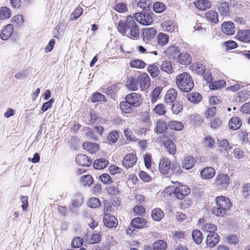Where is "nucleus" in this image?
Here are the masks:
<instances>
[{"instance_id":"obj_46","label":"nucleus","mask_w":250,"mask_h":250,"mask_svg":"<svg viewBox=\"0 0 250 250\" xmlns=\"http://www.w3.org/2000/svg\"><path fill=\"white\" fill-rule=\"evenodd\" d=\"M167 247L166 242L161 240L155 242L153 245L154 250H165Z\"/></svg>"},{"instance_id":"obj_42","label":"nucleus","mask_w":250,"mask_h":250,"mask_svg":"<svg viewBox=\"0 0 250 250\" xmlns=\"http://www.w3.org/2000/svg\"><path fill=\"white\" fill-rule=\"evenodd\" d=\"M218 147L219 148L224 149L227 152H228L230 149H231L232 146L230 144H229L227 139H223L221 140H218Z\"/></svg>"},{"instance_id":"obj_61","label":"nucleus","mask_w":250,"mask_h":250,"mask_svg":"<svg viewBox=\"0 0 250 250\" xmlns=\"http://www.w3.org/2000/svg\"><path fill=\"white\" fill-rule=\"evenodd\" d=\"M193 69L195 70L197 73L203 74L205 72V67L200 63H196L193 65Z\"/></svg>"},{"instance_id":"obj_56","label":"nucleus","mask_w":250,"mask_h":250,"mask_svg":"<svg viewBox=\"0 0 250 250\" xmlns=\"http://www.w3.org/2000/svg\"><path fill=\"white\" fill-rule=\"evenodd\" d=\"M153 111L159 115H163L166 112L165 106L162 104L156 105L154 108Z\"/></svg>"},{"instance_id":"obj_57","label":"nucleus","mask_w":250,"mask_h":250,"mask_svg":"<svg viewBox=\"0 0 250 250\" xmlns=\"http://www.w3.org/2000/svg\"><path fill=\"white\" fill-rule=\"evenodd\" d=\"M214 141L210 136H208L204 138L203 145L204 146L212 148L214 146Z\"/></svg>"},{"instance_id":"obj_44","label":"nucleus","mask_w":250,"mask_h":250,"mask_svg":"<svg viewBox=\"0 0 250 250\" xmlns=\"http://www.w3.org/2000/svg\"><path fill=\"white\" fill-rule=\"evenodd\" d=\"M226 85V82L224 80H219L213 82L209 85L211 90H217L219 88L224 87Z\"/></svg>"},{"instance_id":"obj_32","label":"nucleus","mask_w":250,"mask_h":250,"mask_svg":"<svg viewBox=\"0 0 250 250\" xmlns=\"http://www.w3.org/2000/svg\"><path fill=\"white\" fill-rule=\"evenodd\" d=\"M156 35V30L154 28H148L144 30L143 32L144 40H148L154 38Z\"/></svg>"},{"instance_id":"obj_28","label":"nucleus","mask_w":250,"mask_h":250,"mask_svg":"<svg viewBox=\"0 0 250 250\" xmlns=\"http://www.w3.org/2000/svg\"><path fill=\"white\" fill-rule=\"evenodd\" d=\"M177 61L182 64L187 65L191 62V57L189 54L184 52L178 56Z\"/></svg>"},{"instance_id":"obj_35","label":"nucleus","mask_w":250,"mask_h":250,"mask_svg":"<svg viewBox=\"0 0 250 250\" xmlns=\"http://www.w3.org/2000/svg\"><path fill=\"white\" fill-rule=\"evenodd\" d=\"M187 99L191 103H198L202 100V96L199 93L195 92L188 94L187 95Z\"/></svg>"},{"instance_id":"obj_53","label":"nucleus","mask_w":250,"mask_h":250,"mask_svg":"<svg viewBox=\"0 0 250 250\" xmlns=\"http://www.w3.org/2000/svg\"><path fill=\"white\" fill-rule=\"evenodd\" d=\"M83 203V198L81 195H78L77 198L74 200L72 202V206L70 209L72 211H74V208H79L81 206Z\"/></svg>"},{"instance_id":"obj_47","label":"nucleus","mask_w":250,"mask_h":250,"mask_svg":"<svg viewBox=\"0 0 250 250\" xmlns=\"http://www.w3.org/2000/svg\"><path fill=\"white\" fill-rule=\"evenodd\" d=\"M81 182L85 186L89 187L93 183V179L90 175H85L81 176Z\"/></svg>"},{"instance_id":"obj_13","label":"nucleus","mask_w":250,"mask_h":250,"mask_svg":"<svg viewBox=\"0 0 250 250\" xmlns=\"http://www.w3.org/2000/svg\"><path fill=\"white\" fill-rule=\"evenodd\" d=\"M76 162L77 164L83 167H89L92 163V161L85 154H79L76 157Z\"/></svg>"},{"instance_id":"obj_18","label":"nucleus","mask_w":250,"mask_h":250,"mask_svg":"<svg viewBox=\"0 0 250 250\" xmlns=\"http://www.w3.org/2000/svg\"><path fill=\"white\" fill-rule=\"evenodd\" d=\"M177 94V92L175 89H169L167 91L165 95V102L167 103L173 102L176 99Z\"/></svg>"},{"instance_id":"obj_14","label":"nucleus","mask_w":250,"mask_h":250,"mask_svg":"<svg viewBox=\"0 0 250 250\" xmlns=\"http://www.w3.org/2000/svg\"><path fill=\"white\" fill-rule=\"evenodd\" d=\"M219 236L216 233H208L207 236L206 244L208 247H214L219 242Z\"/></svg>"},{"instance_id":"obj_27","label":"nucleus","mask_w":250,"mask_h":250,"mask_svg":"<svg viewBox=\"0 0 250 250\" xmlns=\"http://www.w3.org/2000/svg\"><path fill=\"white\" fill-rule=\"evenodd\" d=\"M146 224V220L142 218L137 217L133 219L131 223L132 226L136 229H142Z\"/></svg>"},{"instance_id":"obj_48","label":"nucleus","mask_w":250,"mask_h":250,"mask_svg":"<svg viewBox=\"0 0 250 250\" xmlns=\"http://www.w3.org/2000/svg\"><path fill=\"white\" fill-rule=\"evenodd\" d=\"M162 89V88L161 87L158 86L153 90L151 97V101L152 103H155L157 102L159 97Z\"/></svg>"},{"instance_id":"obj_63","label":"nucleus","mask_w":250,"mask_h":250,"mask_svg":"<svg viewBox=\"0 0 250 250\" xmlns=\"http://www.w3.org/2000/svg\"><path fill=\"white\" fill-rule=\"evenodd\" d=\"M83 245V239L80 237H76L73 239L71 245L73 248H80Z\"/></svg>"},{"instance_id":"obj_12","label":"nucleus","mask_w":250,"mask_h":250,"mask_svg":"<svg viewBox=\"0 0 250 250\" xmlns=\"http://www.w3.org/2000/svg\"><path fill=\"white\" fill-rule=\"evenodd\" d=\"M163 30L170 33L178 31V26L176 22L171 21H167L161 24Z\"/></svg>"},{"instance_id":"obj_34","label":"nucleus","mask_w":250,"mask_h":250,"mask_svg":"<svg viewBox=\"0 0 250 250\" xmlns=\"http://www.w3.org/2000/svg\"><path fill=\"white\" fill-rule=\"evenodd\" d=\"M169 37L164 33H160L157 38L158 44L160 46L166 45L168 42Z\"/></svg>"},{"instance_id":"obj_11","label":"nucleus","mask_w":250,"mask_h":250,"mask_svg":"<svg viewBox=\"0 0 250 250\" xmlns=\"http://www.w3.org/2000/svg\"><path fill=\"white\" fill-rule=\"evenodd\" d=\"M170 162L168 158L164 157L160 159L159 169L162 174H167L170 170Z\"/></svg>"},{"instance_id":"obj_1","label":"nucleus","mask_w":250,"mask_h":250,"mask_svg":"<svg viewBox=\"0 0 250 250\" xmlns=\"http://www.w3.org/2000/svg\"><path fill=\"white\" fill-rule=\"evenodd\" d=\"M117 29L120 33L130 38H137L139 36V26L131 15L127 16L125 21H120Z\"/></svg>"},{"instance_id":"obj_38","label":"nucleus","mask_w":250,"mask_h":250,"mask_svg":"<svg viewBox=\"0 0 250 250\" xmlns=\"http://www.w3.org/2000/svg\"><path fill=\"white\" fill-rule=\"evenodd\" d=\"M146 64L142 60L135 59L130 62V65L132 68L142 69L146 67Z\"/></svg>"},{"instance_id":"obj_54","label":"nucleus","mask_w":250,"mask_h":250,"mask_svg":"<svg viewBox=\"0 0 250 250\" xmlns=\"http://www.w3.org/2000/svg\"><path fill=\"white\" fill-rule=\"evenodd\" d=\"M151 4L149 0H140L137 3V6L139 7L144 10H148Z\"/></svg>"},{"instance_id":"obj_2","label":"nucleus","mask_w":250,"mask_h":250,"mask_svg":"<svg viewBox=\"0 0 250 250\" xmlns=\"http://www.w3.org/2000/svg\"><path fill=\"white\" fill-rule=\"evenodd\" d=\"M216 206L212 208V213L216 216L223 217L232 207L230 199L223 196H217L215 199Z\"/></svg>"},{"instance_id":"obj_26","label":"nucleus","mask_w":250,"mask_h":250,"mask_svg":"<svg viewBox=\"0 0 250 250\" xmlns=\"http://www.w3.org/2000/svg\"><path fill=\"white\" fill-rule=\"evenodd\" d=\"M218 11L220 15L225 17L229 15V4L226 2H221L219 4Z\"/></svg>"},{"instance_id":"obj_62","label":"nucleus","mask_w":250,"mask_h":250,"mask_svg":"<svg viewBox=\"0 0 250 250\" xmlns=\"http://www.w3.org/2000/svg\"><path fill=\"white\" fill-rule=\"evenodd\" d=\"M83 10L82 8H77L70 16L71 20H75L78 19L83 13Z\"/></svg>"},{"instance_id":"obj_16","label":"nucleus","mask_w":250,"mask_h":250,"mask_svg":"<svg viewBox=\"0 0 250 250\" xmlns=\"http://www.w3.org/2000/svg\"><path fill=\"white\" fill-rule=\"evenodd\" d=\"M215 174V170L212 167H206L200 172L201 177L204 179H210Z\"/></svg>"},{"instance_id":"obj_49","label":"nucleus","mask_w":250,"mask_h":250,"mask_svg":"<svg viewBox=\"0 0 250 250\" xmlns=\"http://www.w3.org/2000/svg\"><path fill=\"white\" fill-rule=\"evenodd\" d=\"M166 5L162 2H155L153 5V9L154 12L157 13H161L166 9Z\"/></svg>"},{"instance_id":"obj_17","label":"nucleus","mask_w":250,"mask_h":250,"mask_svg":"<svg viewBox=\"0 0 250 250\" xmlns=\"http://www.w3.org/2000/svg\"><path fill=\"white\" fill-rule=\"evenodd\" d=\"M13 31V26L11 24H9L5 26L4 28L2 30L0 35V38L3 40H7L11 36Z\"/></svg>"},{"instance_id":"obj_15","label":"nucleus","mask_w":250,"mask_h":250,"mask_svg":"<svg viewBox=\"0 0 250 250\" xmlns=\"http://www.w3.org/2000/svg\"><path fill=\"white\" fill-rule=\"evenodd\" d=\"M222 30L227 35H233L235 31L234 23L231 21L224 22L222 24Z\"/></svg>"},{"instance_id":"obj_37","label":"nucleus","mask_w":250,"mask_h":250,"mask_svg":"<svg viewBox=\"0 0 250 250\" xmlns=\"http://www.w3.org/2000/svg\"><path fill=\"white\" fill-rule=\"evenodd\" d=\"M164 216L163 211L159 208H156L152 211L151 217L156 221H160Z\"/></svg>"},{"instance_id":"obj_21","label":"nucleus","mask_w":250,"mask_h":250,"mask_svg":"<svg viewBox=\"0 0 250 250\" xmlns=\"http://www.w3.org/2000/svg\"><path fill=\"white\" fill-rule=\"evenodd\" d=\"M83 148L90 153H95L99 149V146L96 143L84 142L83 144Z\"/></svg>"},{"instance_id":"obj_3","label":"nucleus","mask_w":250,"mask_h":250,"mask_svg":"<svg viewBox=\"0 0 250 250\" xmlns=\"http://www.w3.org/2000/svg\"><path fill=\"white\" fill-rule=\"evenodd\" d=\"M175 83L178 88L182 92H188L194 87V83L192 77L187 73L184 72L177 75Z\"/></svg>"},{"instance_id":"obj_59","label":"nucleus","mask_w":250,"mask_h":250,"mask_svg":"<svg viewBox=\"0 0 250 250\" xmlns=\"http://www.w3.org/2000/svg\"><path fill=\"white\" fill-rule=\"evenodd\" d=\"M183 110V104L181 102H176L173 104L172 110L174 114H178Z\"/></svg>"},{"instance_id":"obj_31","label":"nucleus","mask_w":250,"mask_h":250,"mask_svg":"<svg viewBox=\"0 0 250 250\" xmlns=\"http://www.w3.org/2000/svg\"><path fill=\"white\" fill-rule=\"evenodd\" d=\"M167 129L166 123L162 120H158L156 123L155 131L158 133H163Z\"/></svg>"},{"instance_id":"obj_51","label":"nucleus","mask_w":250,"mask_h":250,"mask_svg":"<svg viewBox=\"0 0 250 250\" xmlns=\"http://www.w3.org/2000/svg\"><path fill=\"white\" fill-rule=\"evenodd\" d=\"M11 16L10 9L6 7H2L0 10V17L2 19H8Z\"/></svg>"},{"instance_id":"obj_4","label":"nucleus","mask_w":250,"mask_h":250,"mask_svg":"<svg viewBox=\"0 0 250 250\" xmlns=\"http://www.w3.org/2000/svg\"><path fill=\"white\" fill-rule=\"evenodd\" d=\"M133 18L143 25H150L153 21L152 15L147 12L136 13Z\"/></svg>"},{"instance_id":"obj_36","label":"nucleus","mask_w":250,"mask_h":250,"mask_svg":"<svg viewBox=\"0 0 250 250\" xmlns=\"http://www.w3.org/2000/svg\"><path fill=\"white\" fill-rule=\"evenodd\" d=\"M119 138V134L117 130H113L110 132L107 137V140L110 144L116 143Z\"/></svg>"},{"instance_id":"obj_10","label":"nucleus","mask_w":250,"mask_h":250,"mask_svg":"<svg viewBox=\"0 0 250 250\" xmlns=\"http://www.w3.org/2000/svg\"><path fill=\"white\" fill-rule=\"evenodd\" d=\"M103 221L104 225L108 228H114L118 225L117 219L110 214H105L104 217Z\"/></svg>"},{"instance_id":"obj_58","label":"nucleus","mask_w":250,"mask_h":250,"mask_svg":"<svg viewBox=\"0 0 250 250\" xmlns=\"http://www.w3.org/2000/svg\"><path fill=\"white\" fill-rule=\"evenodd\" d=\"M114 9L119 13H125L127 11L126 5L123 2H119L115 5Z\"/></svg>"},{"instance_id":"obj_41","label":"nucleus","mask_w":250,"mask_h":250,"mask_svg":"<svg viewBox=\"0 0 250 250\" xmlns=\"http://www.w3.org/2000/svg\"><path fill=\"white\" fill-rule=\"evenodd\" d=\"M168 126L169 128L173 130L180 131L183 128V125L179 121H170L168 124Z\"/></svg>"},{"instance_id":"obj_60","label":"nucleus","mask_w":250,"mask_h":250,"mask_svg":"<svg viewBox=\"0 0 250 250\" xmlns=\"http://www.w3.org/2000/svg\"><path fill=\"white\" fill-rule=\"evenodd\" d=\"M100 180L104 184L108 185L112 182L110 175L106 173H103L100 176Z\"/></svg>"},{"instance_id":"obj_5","label":"nucleus","mask_w":250,"mask_h":250,"mask_svg":"<svg viewBox=\"0 0 250 250\" xmlns=\"http://www.w3.org/2000/svg\"><path fill=\"white\" fill-rule=\"evenodd\" d=\"M229 176L225 173H221L216 176L215 185L220 189H225L230 183Z\"/></svg>"},{"instance_id":"obj_43","label":"nucleus","mask_w":250,"mask_h":250,"mask_svg":"<svg viewBox=\"0 0 250 250\" xmlns=\"http://www.w3.org/2000/svg\"><path fill=\"white\" fill-rule=\"evenodd\" d=\"M192 237L193 240L197 244H200L202 241V232L199 230L195 229L193 230L192 232Z\"/></svg>"},{"instance_id":"obj_22","label":"nucleus","mask_w":250,"mask_h":250,"mask_svg":"<svg viewBox=\"0 0 250 250\" xmlns=\"http://www.w3.org/2000/svg\"><path fill=\"white\" fill-rule=\"evenodd\" d=\"M194 4L200 10H205L211 6L210 1L208 0H197L194 2Z\"/></svg>"},{"instance_id":"obj_30","label":"nucleus","mask_w":250,"mask_h":250,"mask_svg":"<svg viewBox=\"0 0 250 250\" xmlns=\"http://www.w3.org/2000/svg\"><path fill=\"white\" fill-rule=\"evenodd\" d=\"M242 125L240 118L237 117L232 118L229 122V126L230 129L236 130L240 128Z\"/></svg>"},{"instance_id":"obj_52","label":"nucleus","mask_w":250,"mask_h":250,"mask_svg":"<svg viewBox=\"0 0 250 250\" xmlns=\"http://www.w3.org/2000/svg\"><path fill=\"white\" fill-rule=\"evenodd\" d=\"M202 229L203 230L208 232L209 233H215V231L217 229V228L214 224L207 223L202 226Z\"/></svg>"},{"instance_id":"obj_9","label":"nucleus","mask_w":250,"mask_h":250,"mask_svg":"<svg viewBox=\"0 0 250 250\" xmlns=\"http://www.w3.org/2000/svg\"><path fill=\"white\" fill-rule=\"evenodd\" d=\"M137 79L138 84L141 90H145L149 87L150 78L146 73H144L139 75Z\"/></svg>"},{"instance_id":"obj_29","label":"nucleus","mask_w":250,"mask_h":250,"mask_svg":"<svg viewBox=\"0 0 250 250\" xmlns=\"http://www.w3.org/2000/svg\"><path fill=\"white\" fill-rule=\"evenodd\" d=\"M126 85L131 90L136 91L138 88V79L133 77H129L126 81Z\"/></svg>"},{"instance_id":"obj_7","label":"nucleus","mask_w":250,"mask_h":250,"mask_svg":"<svg viewBox=\"0 0 250 250\" xmlns=\"http://www.w3.org/2000/svg\"><path fill=\"white\" fill-rule=\"evenodd\" d=\"M125 100L134 108L139 106L142 103L140 95L136 93L128 94L125 97Z\"/></svg>"},{"instance_id":"obj_19","label":"nucleus","mask_w":250,"mask_h":250,"mask_svg":"<svg viewBox=\"0 0 250 250\" xmlns=\"http://www.w3.org/2000/svg\"><path fill=\"white\" fill-rule=\"evenodd\" d=\"M204 18L208 22L217 23L219 21L218 13L214 10H209L205 15Z\"/></svg>"},{"instance_id":"obj_23","label":"nucleus","mask_w":250,"mask_h":250,"mask_svg":"<svg viewBox=\"0 0 250 250\" xmlns=\"http://www.w3.org/2000/svg\"><path fill=\"white\" fill-rule=\"evenodd\" d=\"M195 162L192 156H187L182 162V167L186 169H191L194 166Z\"/></svg>"},{"instance_id":"obj_50","label":"nucleus","mask_w":250,"mask_h":250,"mask_svg":"<svg viewBox=\"0 0 250 250\" xmlns=\"http://www.w3.org/2000/svg\"><path fill=\"white\" fill-rule=\"evenodd\" d=\"M246 85V83L242 82H237L236 83L228 87L227 90L232 92H236L239 90L241 88L244 87Z\"/></svg>"},{"instance_id":"obj_20","label":"nucleus","mask_w":250,"mask_h":250,"mask_svg":"<svg viewBox=\"0 0 250 250\" xmlns=\"http://www.w3.org/2000/svg\"><path fill=\"white\" fill-rule=\"evenodd\" d=\"M166 150L171 155H173L176 153V147L175 144L173 141L169 139L164 140L163 143Z\"/></svg>"},{"instance_id":"obj_55","label":"nucleus","mask_w":250,"mask_h":250,"mask_svg":"<svg viewBox=\"0 0 250 250\" xmlns=\"http://www.w3.org/2000/svg\"><path fill=\"white\" fill-rule=\"evenodd\" d=\"M100 201L99 199L96 197L90 198L87 202V205L91 208H96L100 206Z\"/></svg>"},{"instance_id":"obj_25","label":"nucleus","mask_w":250,"mask_h":250,"mask_svg":"<svg viewBox=\"0 0 250 250\" xmlns=\"http://www.w3.org/2000/svg\"><path fill=\"white\" fill-rule=\"evenodd\" d=\"M108 163V161L105 158L97 159L94 162L93 167L97 169H104L107 166Z\"/></svg>"},{"instance_id":"obj_33","label":"nucleus","mask_w":250,"mask_h":250,"mask_svg":"<svg viewBox=\"0 0 250 250\" xmlns=\"http://www.w3.org/2000/svg\"><path fill=\"white\" fill-rule=\"evenodd\" d=\"M160 67L162 71L166 72L168 74H171L172 73L173 69L172 63L170 61H163L161 63Z\"/></svg>"},{"instance_id":"obj_45","label":"nucleus","mask_w":250,"mask_h":250,"mask_svg":"<svg viewBox=\"0 0 250 250\" xmlns=\"http://www.w3.org/2000/svg\"><path fill=\"white\" fill-rule=\"evenodd\" d=\"M106 100L105 96L99 92H95L92 94L91 101L93 103L105 102Z\"/></svg>"},{"instance_id":"obj_64","label":"nucleus","mask_w":250,"mask_h":250,"mask_svg":"<svg viewBox=\"0 0 250 250\" xmlns=\"http://www.w3.org/2000/svg\"><path fill=\"white\" fill-rule=\"evenodd\" d=\"M225 241L230 244H236L239 240L236 235H229L225 238Z\"/></svg>"},{"instance_id":"obj_39","label":"nucleus","mask_w":250,"mask_h":250,"mask_svg":"<svg viewBox=\"0 0 250 250\" xmlns=\"http://www.w3.org/2000/svg\"><path fill=\"white\" fill-rule=\"evenodd\" d=\"M120 107L122 111L125 113L131 112L132 109L134 108L126 100L120 103Z\"/></svg>"},{"instance_id":"obj_6","label":"nucleus","mask_w":250,"mask_h":250,"mask_svg":"<svg viewBox=\"0 0 250 250\" xmlns=\"http://www.w3.org/2000/svg\"><path fill=\"white\" fill-rule=\"evenodd\" d=\"M174 196L177 199L181 200L188 195L190 192V189L185 185H179L175 187Z\"/></svg>"},{"instance_id":"obj_8","label":"nucleus","mask_w":250,"mask_h":250,"mask_svg":"<svg viewBox=\"0 0 250 250\" xmlns=\"http://www.w3.org/2000/svg\"><path fill=\"white\" fill-rule=\"evenodd\" d=\"M137 158L135 154L128 153L126 154L123 159L122 165L126 168L132 167L136 163Z\"/></svg>"},{"instance_id":"obj_24","label":"nucleus","mask_w":250,"mask_h":250,"mask_svg":"<svg viewBox=\"0 0 250 250\" xmlns=\"http://www.w3.org/2000/svg\"><path fill=\"white\" fill-rule=\"evenodd\" d=\"M237 38L243 42H249L250 41V30H243L239 31L237 34Z\"/></svg>"},{"instance_id":"obj_40","label":"nucleus","mask_w":250,"mask_h":250,"mask_svg":"<svg viewBox=\"0 0 250 250\" xmlns=\"http://www.w3.org/2000/svg\"><path fill=\"white\" fill-rule=\"evenodd\" d=\"M147 71L152 77H157L160 73V70L156 64L149 65L147 67Z\"/></svg>"}]
</instances>
